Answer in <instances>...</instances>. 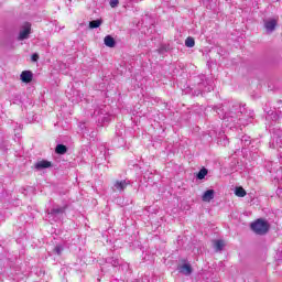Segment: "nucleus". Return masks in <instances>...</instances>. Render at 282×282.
Instances as JSON below:
<instances>
[{"label":"nucleus","mask_w":282,"mask_h":282,"mask_svg":"<svg viewBox=\"0 0 282 282\" xmlns=\"http://www.w3.org/2000/svg\"><path fill=\"white\" fill-rule=\"evenodd\" d=\"M215 111L220 118H223V120H228V118H230L231 122H235L236 118H239V116L242 113L241 105L232 101L226 104L225 106L216 107Z\"/></svg>","instance_id":"nucleus-1"},{"label":"nucleus","mask_w":282,"mask_h":282,"mask_svg":"<svg viewBox=\"0 0 282 282\" xmlns=\"http://www.w3.org/2000/svg\"><path fill=\"white\" fill-rule=\"evenodd\" d=\"M251 230L256 232V235H265L270 230V225L268 221L258 219L256 223L251 224Z\"/></svg>","instance_id":"nucleus-2"},{"label":"nucleus","mask_w":282,"mask_h":282,"mask_svg":"<svg viewBox=\"0 0 282 282\" xmlns=\"http://www.w3.org/2000/svg\"><path fill=\"white\" fill-rule=\"evenodd\" d=\"M30 32H32V24L26 22L20 30L18 41H25V39H30Z\"/></svg>","instance_id":"nucleus-3"},{"label":"nucleus","mask_w":282,"mask_h":282,"mask_svg":"<svg viewBox=\"0 0 282 282\" xmlns=\"http://www.w3.org/2000/svg\"><path fill=\"white\" fill-rule=\"evenodd\" d=\"M276 25H279V21H276V19L264 20V29L267 34H272V32L276 30Z\"/></svg>","instance_id":"nucleus-4"},{"label":"nucleus","mask_w":282,"mask_h":282,"mask_svg":"<svg viewBox=\"0 0 282 282\" xmlns=\"http://www.w3.org/2000/svg\"><path fill=\"white\" fill-rule=\"evenodd\" d=\"M66 210H67V205L63 207L61 206L53 207L51 212H48V217H58L61 215H65Z\"/></svg>","instance_id":"nucleus-5"},{"label":"nucleus","mask_w":282,"mask_h":282,"mask_svg":"<svg viewBox=\"0 0 282 282\" xmlns=\"http://www.w3.org/2000/svg\"><path fill=\"white\" fill-rule=\"evenodd\" d=\"M129 184H131V182L127 180L116 181L112 188L118 193H122V191H124Z\"/></svg>","instance_id":"nucleus-6"},{"label":"nucleus","mask_w":282,"mask_h":282,"mask_svg":"<svg viewBox=\"0 0 282 282\" xmlns=\"http://www.w3.org/2000/svg\"><path fill=\"white\" fill-rule=\"evenodd\" d=\"M177 270L181 274H184V276H191V274H193V267H191L189 263L178 265Z\"/></svg>","instance_id":"nucleus-7"},{"label":"nucleus","mask_w":282,"mask_h":282,"mask_svg":"<svg viewBox=\"0 0 282 282\" xmlns=\"http://www.w3.org/2000/svg\"><path fill=\"white\" fill-rule=\"evenodd\" d=\"M33 74L31 70H23L20 75L22 83H32Z\"/></svg>","instance_id":"nucleus-8"},{"label":"nucleus","mask_w":282,"mask_h":282,"mask_svg":"<svg viewBox=\"0 0 282 282\" xmlns=\"http://www.w3.org/2000/svg\"><path fill=\"white\" fill-rule=\"evenodd\" d=\"M203 202H212V199H215V189H208L203 194L202 197Z\"/></svg>","instance_id":"nucleus-9"},{"label":"nucleus","mask_w":282,"mask_h":282,"mask_svg":"<svg viewBox=\"0 0 282 282\" xmlns=\"http://www.w3.org/2000/svg\"><path fill=\"white\" fill-rule=\"evenodd\" d=\"M50 166H52V162L45 160L35 163V169H37V171H43V169H50Z\"/></svg>","instance_id":"nucleus-10"},{"label":"nucleus","mask_w":282,"mask_h":282,"mask_svg":"<svg viewBox=\"0 0 282 282\" xmlns=\"http://www.w3.org/2000/svg\"><path fill=\"white\" fill-rule=\"evenodd\" d=\"M104 43L107 47H116V40L111 35H107Z\"/></svg>","instance_id":"nucleus-11"},{"label":"nucleus","mask_w":282,"mask_h":282,"mask_svg":"<svg viewBox=\"0 0 282 282\" xmlns=\"http://www.w3.org/2000/svg\"><path fill=\"white\" fill-rule=\"evenodd\" d=\"M55 153L58 155H65V153H67V147L64 144H57L55 148Z\"/></svg>","instance_id":"nucleus-12"},{"label":"nucleus","mask_w":282,"mask_h":282,"mask_svg":"<svg viewBox=\"0 0 282 282\" xmlns=\"http://www.w3.org/2000/svg\"><path fill=\"white\" fill-rule=\"evenodd\" d=\"M224 240H216L214 241V248L216 250V252H221V250H224Z\"/></svg>","instance_id":"nucleus-13"},{"label":"nucleus","mask_w":282,"mask_h":282,"mask_svg":"<svg viewBox=\"0 0 282 282\" xmlns=\"http://www.w3.org/2000/svg\"><path fill=\"white\" fill-rule=\"evenodd\" d=\"M102 25V20H93L89 22L90 30H96V28H100Z\"/></svg>","instance_id":"nucleus-14"},{"label":"nucleus","mask_w":282,"mask_h":282,"mask_svg":"<svg viewBox=\"0 0 282 282\" xmlns=\"http://www.w3.org/2000/svg\"><path fill=\"white\" fill-rule=\"evenodd\" d=\"M208 175V170L206 167H203L196 175L197 180H204Z\"/></svg>","instance_id":"nucleus-15"},{"label":"nucleus","mask_w":282,"mask_h":282,"mask_svg":"<svg viewBox=\"0 0 282 282\" xmlns=\"http://www.w3.org/2000/svg\"><path fill=\"white\" fill-rule=\"evenodd\" d=\"M235 195L237 197H246V189L243 187H236Z\"/></svg>","instance_id":"nucleus-16"},{"label":"nucleus","mask_w":282,"mask_h":282,"mask_svg":"<svg viewBox=\"0 0 282 282\" xmlns=\"http://www.w3.org/2000/svg\"><path fill=\"white\" fill-rule=\"evenodd\" d=\"M108 263L112 264V268H118L121 264L118 258H108Z\"/></svg>","instance_id":"nucleus-17"},{"label":"nucleus","mask_w":282,"mask_h":282,"mask_svg":"<svg viewBox=\"0 0 282 282\" xmlns=\"http://www.w3.org/2000/svg\"><path fill=\"white\" fill-rule=\"evenodd\" d=\"M185 45H186V47H195V39L188 36V37L185 40Z\"/></svg>","instance_id":"nucleus-18"},{"label":"nucleus","mask_w":282,"mask_h":282,"mask_svg":"<svg viewBox=\"0 0 282 282\" xmlns=\"http://www.w3.org/2000/svg\"><path fill=\"white\" fill-rule=\"evenodd\" d=\"M63 250H65V248L63 247V245H56L54 248V252L55 254L62 256L63 254Z\"/></svg>","instance_id":"nucleus-19"},{"label":"nucleus","mask_w":282,"mask_h":282,"mask_svg":"<svg viewBox=\"0 0 282 282\" xmlns=\"http://www.w3.org/2000/svg\"><path fill=\"white\" fill-rule=\"evenodd\" d=\"M241 142H242V144H245V147H250V137L249 135H243L242 138H241Z\"/></svg>","instance_id":"nucleus-20"},{"label":"nucleus","mask_w":282,"mask_h":282,"mask_svg":"<svg viewBox=\"0 0 282 282\" xmlns=\"http://www.w3.org/2000/svg\"><path fill=\"white\" fill-rule=\"evenodd\" d=\"M275 144L276 147L282 149V134H279V132H278V137L275 138Z\"/></svg>","instance_id":"nucleus-21"},{"label":"nucleus","mask_w":282,"mask_h":282,"mask_svg":"<svg viewBox=\"0 0 282 282\" xmlns=\"http://www.w3.org/2000/svg\"><path fill=\"white\" fill-rule=\"evenodd\" d=\"M159 54H165V52H169L167 45H161L158 50Z\"/></svg>","instance_id":"nucleus-22"},{"label":"nucleus","mask_w":282,"mask_h":282,"mask_svg":"<svg viewBox=\"0 0 282 282\" xmlns=\"http://www.w3.org/2000/svg\"><path fill=\"white\" fill-rule=\"evenodd\" d=\"M106 113H105V111L102 110V109H99V110H95L94 111V116L96 117V118H98V116H105Z\"/></svg>","instance_id":"nucleus-23"},{"label":"nucleus","mask_w":282,"mask_h":282,"mask_svg":"<svg viewBox=\"0 0 282 282\" xmlns=\"http://www.w3.org/2000/svg\"><path fill=\"white\" fill-rule=\"evenodd\" d=\"M118 3H120V1H118V0H110V7H112V8H118Z\"/></svg>","instance_id":"nucleus-24"},{"label":"nucleus","mask_w":282,"mask_h":282,"mask_svg":"<svg viewBox=\"0 0 282 282\" xmlns=\"http://www.w3.org/2000/svg\"><path fill=\"white\" fill-rule=\"evenodd\" d=\"M269 118L271 120H279V115H276V112H272L271 115H269Z\"/></svg>","instance_id":"nucleus-25"},{"label":"nucleus","mask_w":282,"mask_h":282,"mask_svg":"<svg viewBox=\"0 0 282 282\" xmlns=\"http://www.w3.org/2000/svg\"><path fill=\"white\" fill-rule=\"evenodd\" d=\"M31 59L33 63H36L39 61V55L37 53H34L32 56H31Z\"/></svg>","instance_id":"nucleus-26"},{"label":"nucleus","mask_w":282,"mask_h":282,"mask_svg":"<svg viewBox=\"0 0 282 282\" xmlns=\"http://www.w3.org/2000/svg\"><path fill=\"white\" fill-rule=\"evenodd\" d=\"M212 89H213V87L210 86V87L207 88V91H210Z\"/></svg>","instance_id":"nucleus-27"},{"label":"nucleus","mask_w":282,"mask_h":282,"mask_svg":"<svg viewBox=\"0 0 282 282\" xmlns=\"http://www.w3.org/2000/svg\"><path fill=\"white\" fill-rule=\"evenodd\" d=\"M224 144H225V145L228 144V140H226Z\"/></svg>","instance_id":"nucleus-28"}]
</instances>
